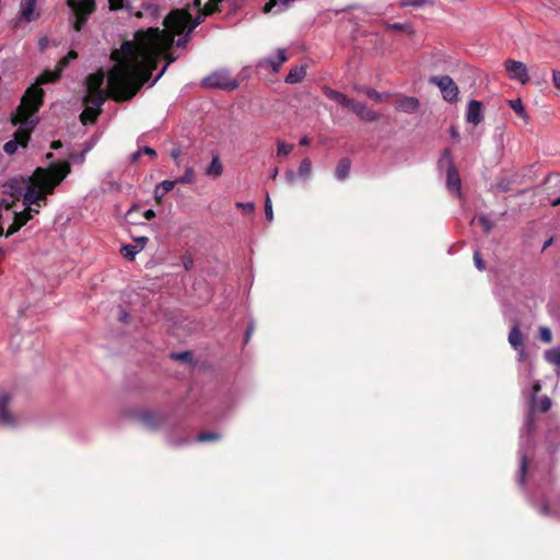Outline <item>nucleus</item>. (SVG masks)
<instances>
[{"label":"nucleus","mask_w":560,"mask_h":560,"mask_svg":"<svg viewBox=\"0 0 560 560\" xmlns=\"http://www.w3.org/2000/svg\"><path fill=\"white\" fill-rule=\"evenodd\" d=\"M222 0H195L198 14L192 19L186 9L173 10L164 19V30L149 27L138 31L133 40L124 42L114 50L115 62L107 74L106 88H103L105 72L101 69L86 79L85 108L80 118L83 125L93 124L106 97L121 101L131 98L156 68V62L174 44V36L187 31L190 33L203 19L218 10Z\"/></svg>","instance_id":"1"},{"label":"nucleus","mask_w":560,"mask_h":560,"mask_svg":"<svg viewBox=\"0 0 560 560\" xmlns=\"http://www.w3.org/2000/svg\"><path fill=\"white\" fill-rule=\"evenodd\" d=\"M71 165L68 161L50 164L48 167H36L31 176L14 177L4 184L5 194L14 199H22L25 209L13 211V223L7 235L19 231L40 208L47 205V196L54 194L55 188L70 174Z\"/></svg>","instance_id":"2"},{"label":"nucleus","mask_w":560,"mask_h":560,"mask_svg":"<svg viewBox=\"0 0 560 560\" xmlns=\"http://www.w3.org/2000/svg\"><path fill=\"white\" fill-rule=\"evenodd\" d=\"M43 90L35 85L26 90L21 104L12 118L13 125H19V128L14 133V139L4 144L3 150L5 153L13 154L20 145L26 147L30 135L37 124L35 113L39 109L43 103Z\"/></svg>","instance_id":"3"},{"label":"nucleus","mask_w":560,"mask_h":560,"mask_svg":"<svg viewBox=\"0 0 560 560\" xmlns=\"http://www.w3.org/2000/svg\"><path fill=\"white\" fill-rule=\"evenodd\" d=\"M68 5L75 16L74 28L80 32L90 14L95 9V0H68Z\"/></svg>","instance_id":"4"},{"label":"nucleus","mask_w":560,"mask_h":560,"mask_svg":"<svg viewBox=\"0 0 560 560\" xmlns=\"http://www.w3.org/2000/svg\"><path fill=\"white\" fill-rule=\"evenodd\" d=\"M202 83L209 88L225 90H233L237 86V82L230 75L226 70H217L212 72L203 79Z\"/></svg>","instance_id":"5"},{"label":"nucleus","mask_w":560,"mask_h":560,"mask_svg":"<svg viewBox=\"0 0 560 560\" xmlns=\"http://www.w3.org/2000/svg\"><path fill=\"white\" fill-rule=\"evenodd\" d=\"M443 164L447 165V178H446L447 188L452 192H454L456 195H460L462 182H460L458 172L456 171L455 166L452 163L450 150H445L440 160V165H443Z\"/></svg>","instance_id":"6"},{"label":"nucleus","mask_w":560,"mask_h":560,"mask_svg":"<svg viewBox=\"0 0 560 560\" xmlns=\"http://www.w3.org/2000/svg\"><path fill=\"white\" fill-rule=\"evenodd\" d=\"M430 82L439 86L445 101L455 102L457 100L458 88L451 77H432L430 78Z\"/></svg>","instance_id":"7"},{"label":"nucleus","mask_w":560,"mask_h":560,"mask_svg":"<svg viewBox=\"0 0 560 560\" xmlns=\"http://www.w3.org/2000/svg\"><path fill=\"white\" fill-rule=\"evenodd\" d=\"M12 395L7 392L0 393V421L3 425L14 428L18 424V418L11 410Z\"/></svg>","instance_id":"8"},{"label":"nucleus","mask_w":560,"mask_h":560,"mask_svg":"<svg viewBox=\"0 0 560 560\" xmlns=\"http://www.w3.org/2000/svg\"><path fill=\"white\" fill-rule=\"evenodd\" d=\"M505 70L512 80H516L522 84L528 82L529 77L527 73V67L525 63L516 60H508L505 62Z\"/></svg>","instance_id":"9"},{"label":"nucleus","mask_w":560,"mask_h":560,"mask_svg":"<svg viewBox=\"0 0 560 560\" xmlns=\"http://www.w3.org/2000/svg\"><path fill=\"white\" fill-rule=\"evenodd\" d=\"M541 389V385L539 381H534L532 384V388L528 393L530 399V408L533 410L548 411L551 407V400L549 397L544 396L539 401L536 400V395Z\"/></svg>","instance_id":"10"},{"label":"nucleus","mask_w":560,"mask_h":560,"mask_svg":"<svg viewBox=\"0 0 560 560\" xmlns=\"http://www.w3.org/2000/svg\"><path fill=\"white\" fill-rule=\"evenodd\" d=\"M509 343L511 347L517 351L518 360L522 361L525 359L526 352L524 347V338L522 332L518 329V326L515 325L512 327L509 334Z\"/></svg>","instance_id":"11"},{"label":"nucleus","mask_w":560,"mask_h":560,"mask_svg":"<svg viewBox=\"0 0 560 560\" xmlns=\"http://www.w3.org/2000/svg\"><path fill=\"white\" fill-rule=\"evenodd\" d=\"M77 54L74 51H70L66 58L60 61L61 68L56 71H45L36 81L37 84H45L48 82H52L60 77V72L62 68L69 62L71 59H75Z\"/></svg>","instance_id":"12"},{"label":"nucleus","mask_w":560,"mask_h":560,"mask_svg":"<svg viewBox=\"0 0 560 560\" xmlns=\"http://www.w3.org/2000/svg\"><path fill=\"white\" fill-rule=\"evenodd\" d=\"M21 19L25 22H32L38 18L36 11V0H22L20 5Z\"/></svg>","instance_id":"13"},{"label":"nucleus","mask_w":560,"mask_h":560,"mask_svg":"<svg viewBox=\"0 0 560 560\" xmlns=\"http://www.w3.org/2000/svg\"><path fill=\"white\" fill-rule=\"evenodd\" d=\"M349 107L362 119L365 121H375L378 119V114L372 109H369L363 103H355L351 101Z\"/></svg>","instance_id":"14"},{"label":"nucleus","mask_w":560,"mask_h":560,"mask_svg":"<svg viewBox=\"0 0 560 560\" xmlns=\"http://www.w3.org/2000/svg\"><path fill=\"white\" fill-rule=\"evenodd\" d=\"M466 119L474 125H478L482 120L481 103L479 101L472 100L468 103Z\"/></svg>","instance_id":"15"},{"label":"nucleus","mask_w":560,"mask_h":560,"mask_svg":"<svg viewBox=\"0 0 560 560\" xmlns=\"http://www.w3.org/2000/svg\"><path fill=\"white\" fill-rule=\"evenodd\" d=\"M294 0H269L262 8L264 13H281L289 8Z\"/></svg>","instance_id":"16"},{"label":"nucleus","mask_w":560,"mask_h":560,"mask_svg":"<svg viewBox=\"0 0 560 560\" xmlns=\"http://www.w3.org/2000/svg\"><path fill=\"white\" fill-rule=\"evenodd\" d=\"M324 94L330 98L331 101L336 102V103H339L341 105H345L347 107H349V105L351 104V100L349 97H347L345 94L338 92V91H335L330 88H324Z\"/></svg>","instance_id":"17"},{"label":"nucleus","mask_w":560,"mask_h":560,"mask_svg":"<svg viewBox=\"0 0 560 560\" xmlns=\"http://www.w3.org/2000/svg\"><path fill=\"white\" fill-rule=\"evenodd\" d=\"M545 359L556 368V373L560 375V346L545 351Z\"/></svg>","instance_id":"18"},{"label":"nucleus","mask_w":560,"mask_h":560,"mask_svg":"<svg viewBox=\"0 0 560 560\" xmlns=\"http://www.w3.org/2000/svg\"><path fill=\"white\" fill-rule=\"evenodd\" d=\"M419 102L415 97H402L398 101L397 108L405 113H413L418 109Z\"/></svg>","instance_id":"19"},{"label":"nucleus","mask_w":560,"mask_h":560,"mask_svg":"<svg viewBox=\"0 0 560 560\" xmlns=\"http://www.w3.org/2000/svg\"><path fill=\"white\" fill-rule=\"evenodd\" d=\"M351 163L349 159H341L335 170V177L338 180H345L350 173Z\"/></svg>","instance_id":"20"},{"label":"nucleus","mask_w":560,"mask_h":560,"mask_svg":"<svg viewBox=\"0 0 560 560\" xmlns=\"http://www.w3.org/2000/svg\"><path fill=\"white\" fill-rule=\"evenodd\" d=\"M305 73H306V71L303 66L294 67L288 73V75L285 78V82L291 83V84L299 83L304 79Z\"/></svg>","instance_id":"21"},{"label":"nucleus","mask_w":560,"mask_h":560,"mask_svg":"<svg viewBox=\"0 0 560 560\" xmlns=\"http://www.w3.org/2000/svg\"><path fill=\"white\" fill-rule=\"evenodd\" d=\"M287 61V54L284 49H278L276 58H268L265 62L269 65L275 72L279 71V68L283 62Z\"/></svg>","instance_id":"22"},{"label":"nucleus","mask_w":560,"mask_h":560,"mask_svg":"<svg viewBox=\"0 0 560 560\" xmlns=\"http://www.w3.org/2000/svg\"><path fill=\"white\" fill-rule=\"evenodd\" d=\"M222 171H223L222 163H221L219 156L214 155L212 158L210 165L207 167L206 173H207V175H209L213 178H218L221 176Z\"/></svg>","instance_id":"23"},{"label":"nucleus","mask_w":560,"mask_h":560,"mask_svg":"<svg viewBox=\"0 0 560 560\" xmlns=\"http://www.w3.org/2000/svg\"><path fill=\"white\" fill-rule=\"evenodd\" d=\"M312 175V163L308 159H304L302 160L300 166H299V171H298V176H300L302 179H310Z\"/></svg>","instance_id":"24"},{"label":"nucleus","mask_w":560,"mask_h":560,"mask_svg":"<svg viewBox=\"0 0 560 560\" xmlns=\"http://www.w3.org/2000/svg\"><path fill=\"white\" fill-rule=\"evenodd\" d=\"M142 249V246L137 245H124L121 247V254L129 260H132L135 256Z\"/></svg>","instance_id":"25"},{"label":"nucleus","mask_w":560,"mask_h":560,"mask_svg":"<svg viewBox=\"0 0 560 560\" xmlns=\"http://www.w3.org/2000/svg\"><path fill=\"white\" fill-rule=\"evenodd\" d=\"M509 104L511 106V108L518 115L521 116L523 119H527V115H526V112L524 109V106H523V103L521 101V98H514V100H510L509 101Z\"/></svg>","instance_id":"26"},{"label":"nucleus","mask_w":560,"mask_h":560,"mask_svg":"<svg viewBox=\"0 0 560 560\" xmlns=\"http://www.w3.org/2000/svg\"><path fill=\"white\" fill-rule=\"evenodd\" d=\"M179 184H191L195 182V173L191 167H187L184 175L176 179Z\"/></svg>","instance_id":"27"},{"label":"nucleus","mask_w":560,"mask_h":560,"mask_svg":"<svg viewBox=\"0 0 560 560\" xmlns=\"http://www.w3.org/2000/svg\"><path fill=\"white\" fill-rule=\"evenodd\" d=\"M293 149L292 144H288L281 141H278L277 154L278 155H289Z\"/></svg>","instance_id":"28"},{"label":"nucleus","mask_w":560,"mask_h":560,"mask_svg":"<svg viewBox=\"0 0 560 560\" xmlns=\"http://www.w3.org/2000/svg\"><path fill=\"white\" fill-rule=\"evenodd\" d=\"M265 213H266V219L269 222H271L273 220V211H272V206H271V200H270L269 194H266Z\"/></svg>","instance_id":"29"},{"label":"nucleus","mask_w":560,"mask_h":560,"mask_svg":"<svg viewBox=\"0 0 560 560\" xmlns=\"http://www.w3.org/2000/svg\"><path fill=\"white\" fill-rule=\"evenodd\" d=\"M539 338L541 341L548 343L552 339L551 330L548 327H540L539 328Z\"/></svg>","instance_id":"30"},{"label":"nucleus","mask_w":560,"mask_h":560,"mask_svg":"<svg viewBox=\"0 0 560 560\" xmlns=\"http://www.w3.org/2000/svg\"><path fill=\"white\" fill-rule=\"evenodd\" d=\"M218 439H219V435L217 433H212V432H203V433L198 434V436H197L198 442H209V441H214Z\"/></svg>","instance_id":"31"},{"label":"nucleus","mask_w":560,"mask_h":560,"mask_svg":"<svg viewBox=\"0 0 560 560\" xmlns=\"http://www.w3.org/2000/svg\"><path fill=\"white\" fill-rule=\"evenodd\" d=\"M527 470V462L524 455H521V467H520V483L523 485L525 482V476Z\"/></svg>","instance_id":"32"},{"label":"nucleus","mask_w":560,"mask_h":560,"mask_svg":"<svg viewBox=\"0 0 560 560\" xmlns=\"http://www.w3.org/2000/svg\"><path fill=\"white\" fill-rule=\"evenodd\" d=\"M478 223L482 226L486 233H489L492 229V223L485 215L478 218Z\"/></svg>","instance_id":"33"},{"label":"nucleus","mask_w":560,"mask_h":560,"mask_svg":"<svg viewBox=\"0 0 560 560\" xmlns=\"http://www.w3.org/2000/svg\"><path fill=\"white\" fill-rule=\"evenodd\" d=\"M177 182L176 180H163L159 187L162 189V191L165 194L170 190H172Z\"/></svg>","instance_id":"34"},{"label":"nucleus","mask_w":560,"mask_h":560,"mask_svg":"<svg viewBox=\"0 0 560 560\" xmlns=\"http://www.w3.org/2000/svg\"><path fill=\"white\" fill-rule=\"evenodd\" d=\"M236 207L247 214L254 211V205L252 202H237Z\"/></svg>","instance_id":"35"},{"label":"nucleus","mask_w":560,"mask_h":560,"mask_svg":"<svg viewBox=\"0 0 560 560\" xmlns=\"http://www.w3.org/2000/svg\"><path fill=\"white\" fill-rule=\"evenodd\" d=\"M366 96L374 100L375 102H382L383 95L375 90H366Z\"/></svg>","instance_id":"36"},{"label":"nucleus","mask_w":560,"mask_h":560,"mask_svg":"<svg viewBox=\"0 0 560 560\" xmlns=\"http://www.w3.org/2000/svg\"><path fill=\"white\" fill-rule=\"evenodd\" d=\"M386 26L393 31H409V26L401 23L386 24Z\"/></svg>","instance_id":"37"},{"label":"nucleus","mask_w":560,"mask_h":560,"mask_svg":"<svg viewBox=\"0 0 560 560\" xmlns=\"http://www.w3.org/2000/svg\"><path fill=\"white\" fill-rule=\"evenodd\" d=\"M474 262L478 270L481 271L485 269V264H483L481 256L478 252H475V254H474Z\"/></svg>","instance_id":"38"},{"label":"nucleus","mask_w":560,"mask_h":560,"mask_svg":"<svg viewBox=\"0 0 560 560\" xmlns=\"http://www.w3.org/2000/svg\"><path fill=\"white\" fill-rule=\"evenodd\" d=\"M428 3V0H405L404 5L422 7Z\"/></svg>","instance_id":"39"},{"label":"nucleus","mask_w":560,"mask_h":560,"mask_svg":"<svg viewBox=\"0 0 560 560\" xmlns=\"http://www.w3.org/2000/svg\"><path fill=\"white\" fill-rule=\"evenodd\" d=\"M124 7V0H109L110 10H119Z\"/></svg>","instance_id":"40"},{"label":"nucleus","mask_w":560,"mask_h":560,"mask_svg":"<svg viewBox=\"0 0 560 560\" xmlns=\"http://www.w3.org/2000/svg\"><path fill=\"white\" fill-rule=\"evenodd\" d=\"M284 178H285L288 184H293L295 182L296 174L293 171H291V170L287 171L285 174H284Z\"/></svg>","instance_id":"41"},{"label":"nucleus","mask_w":560,"mask_h":560,"mask_svg":"<svg viewBox=\"0 0 560 560\" xmlns=\"http://www.w3.org/2000/svg\"><path fill=\"white\" fill-rule=\"evenodd\" d=\"M167 59H168L167 63L164 66V68H163V69L161 70V72L158 74V77L155 78V80L153 81V83H152V84H154V83H155V82H156V81L162 77V74L165 72V70H166L167 66H168L170 63H172V62L175 60L174 58H171L170 56H167Z\"/></svg>","instance_id":"42"},{"label":"nucleus","mask_w":560,"mask_h":560,"mask_svg":"<svg viewBox=\"0 0 560 560\" xmlns=\"http://www.w3.org/2000/svg\"><path fill=\"white\" fill-rule=\"evenodd\" d=\"M173 358L175 359H178V360H183V361H186L190 358V353L189 352H182V353H176V354H172Z\"/></svg>","instance_id":"43"},{"label":"nucleus","mask_w":560,"mask_h":560,"mask_svg":"<svg viewBox=\"0 0 560 560\" xmlns=\"http://www.w3.org/2000/svg\"><path fill=\"white\" fill-rule=\"evenodd\" d=\"M552 79L556 88L560 90V71H553Z\"/></svg>","instance_id":"44"},{"label":"nucleus","mask_w":560,"mask_h":560,"mask_svg":"<svg viewBox=\"0 0 560 560\" xmlns=\"http://www.w3.org/2000/svg\"><path fill=\"white\" fill-rule=\"evenodd\" d=\"M11 207L12 203L7 200L3 199L2 201H0V210L4 208L7 211H9Z\"/></svg>","instance_id":"45"},{"label":"nucleus","mask_w":560,"mask_h":560,"mask_svg":"<svg viewBox=\"0 0 560 560\" xmlns=\"http://www.w3.org/2000/svg\"><path fill=\"white\" fill-rule=\"evenodd\" d=\"M154 195L158 200H161L164 196V192L162 191V189L159 186H156V188L154 190Z\"/></svg>","instance_id":"46"},{"label":"nucleus","mask_w":560,"mask_h":560,"mask_svg":"<svg viewBox=\"0 0 560 560\" xmlns=\"http://www.w3.org/2000/svg\"><path fill=\"white\" fill-rule=\"evenodd\" d=\"M143 215L147 220H151L155 217V212L152 209H149L143 213Z\"/></svg>","instance_id":"47"},{"label":"nucleus","mask_w":560,"mask_h":560,"mask_svg":"<svg viewBox=\"0 0 560 560\" xmlns=\"http://www.w3.org/2000/svg\"><path fill=\"white\" fill-rule=\"evenodd\" d=\"M192 266V259L190 257H186L184 259V267L186 270H189Z\"/></svg>","instance_id":"48"},{"label":"nucleus","mask_w":560,"mask_h":560,"mask_svg":"<svg viewBox=\"0 0 560 560\" xmlns=\"http://www.w3.org/2000/svg\"><path fill=\"white\" fill-rule=\"evenodd\" d=\"M186 43H187V37L185 36L183 38H178L176 42V45H177V47H185Z\"/></svg>","instance_id":"49"},{"label":"nucleus","mask_w":560,"mask_h":560,"mask_svg":"<svg viewBox=\"0 0 560 560\" xmlns=\"http://www.w3.org/2000/svg\"><path fill=\"white\" fill-rule=\"evenodd\" d=\"M179 155H180V151L178 149H174L172 150L171 152V156L174 159V160H178L179 159Z\"/></svg>","instance_id":"50"},{"label":"nucleus","mask_w":560,"mask_h":560,"mask_svg":"<svg viewBox=\"0 0 560 560\" xmlns=\"http://www.w3.org/2000/svg\"><path fill=\"white\" fill-rule=\"evenodd\" d=\"M147 241H148V237H145V236L139 237V238L137 240V243H138V245H137V246H142V248H143V247H144V245H145V243H147Z\"/></svg>","instance_id":"51"},{"label":"nucleus","mask_w":560,"mask_h":560,"mask_svg":"<svg viewBox=\"0 0 560 560\" xmlns=\"http://www.w3.org/2000/svg\"><path fill=\"white\" fill-rule=\"evenodd\" d=\"M142 152L151 156L155 155V151L149 147H145Z\"/></svg>","instance_id":"52"},{"label":"nucleus","mask_w":560,"mask_h":560,"mask_svg":"<svg viewBox=\"0 0 560 560\" xmlns=\"http://www.w3.org/2000/svg\"><path fill=\"white\" fill-rule=\"evenodd\" d=\"M127 317H128V314L124 310H120V313H119L120 320L126 322Z\"/></svg>","instance_id":"53"},{"label":"nucleus","mask_w":560,"mask_h":560,"mask_svg":"<svg viewBox=\"0 0 560 560\" xmlns=\"http://www.w3.org/2000/svg\"><path fill=\"white\" fill-rule=\"evenodd\" d=\"M300 144H301V145H308V144H310V139H308V137H303V138L300 140Z\"/></svg>","instance_id":"54"},{"label":"nucleus","mask_w":560,"mask_h":560,"mask_svg":"<svg viewBox=\"0 0 560 560\" xmlns=\"http://www.w3.org/2000/svg\"><path fill=\"white\" fill-rule=\"evenodd\" d=\"M141 153H142V151H138V152L133 153V154L131 155L132 161H137V160L140 158Z\"/></svg>","instance_id":"55"},{"label":"nucleus","mask_w":560,"mask_h":560,"mask_svg":"<svg viewBox=\"0 0 560 560\" xmlns=\"http://www.w3.org/2000/svg\"><path fill=\"white\" fill-rule=\"evenodd\" d=\"M451 135H452L453 138H458V132H457V130L455 128L451 129Z\"/></svg>","instance_id":"56"},{"label":"nucleus","mask_w":560,"mask_h":560,"mask_svg":"<svg viewBox=\"0 0 560 560\" xmlns=\"http://www.w3.org/2000/svg\"><path fill=\"white\" fill-rule=\"evenodd\" d=\"M278 175V168H275L271 174H270V177L271 178H276V176Z\"/></svg>","instance_id":"57"},{"label":"nucleus","mask_w":560,"mask_h":560,"mask_svg":"<svg viewBox=\"0 0 560 560\" xmlns=\"http://www.w3.org/2000/svg\"><path fill=\"white\" fill-rule=\"evenodd\" d=\"M551 205H552V206H558V205H560V197H559V198H557V199H555V200H552V201H551Z\"/></svg>","instance_id":"58"},{"label":"nucleus","mask_w":560,"mask_h":560,"mask_svg":"<svg viewBox=\"0 0 560 560\" xmlns=\"http://www.w3.org/2000/svg\"><path fill=\"white\" fill-rule=\"evenodd\" d=\"M60 145H61V144H60V142H54V143L51 144V148H52V149H58Z\"/></svg>","instance_id":"59"},{"label":"nucleus","mask_w":560,"mask_h":560,"mask_svg":"<svg viewBox=\"0 0 560 560\" xmlns=\"http://www.w3.org/2000/svg\"><path fill=\"white\" fill-rule=\"evenodd\" d=\"M46 42H47V39H46V38H43V39L39 42L40 47H44Z\"/></svg>","instance_id":"60"},{"label":"nucleus","mask_w":560,"mask_h":560,"mask_svg":"<svg viewBox=\"0 0 560 560\" xmlns=\"http://www.w3.org/2000/svg\"><path fill=\"white\" fill-rule=\"evenodd\" d=\"M250 334H252V328L247 330L246 339H248V338H249Z\"/></svg>","instance_id":"61"},{"label":"nucleus","mask_w":560,"mask_h":560,"mask_svg":"<svg viewBox=\"0 0 560 560\" xmlns=\"http://www.w3.org/2000/svg\"><path fill=\"white\" fill-rule=\"evenodd\" d=\"M551 243V240L547 241L544 248H546Z\"/></svg>","instance_id":"62"}]
</instances>
